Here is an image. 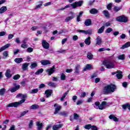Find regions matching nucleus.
<instances>
[{"instance_id":"1","label":"nucleus","mask_w":130,"mask_h":130,"mask_svg":"<svg viewBox=\"0 0 130 130\" xmlns=\"http://www.w3.org/2000/svg\"><path fill=\"white\" fill-rule=\"evenodd\" d=\"M116 89V86L113 84L110 85H108L105 86L102 90V93L104 95H108L109 94H111L115 91Z\"/></svg>"},{"instance_id":"2","label":"nucleus","mask_w":130,"mask_h":130,"mask_svg":"<svg viewBox=\"0 0 130 130\" xmlns=\"http://www.w3.org/2000/svg\"><path fill=\"white\" fill-rule=\"evenodd\" d=\"M22 100L20 101V102H14L9 104L7 107H17V106H19L20 104H22V103H24L25 102V99L27 98V94H22L21 96Z\"/></svg>"},{"instance_id":"3","label":"nucleus","mask_w":130,"mask_h":130,"mask_svg":"<svg viewBox=\"0 0 130 130\" xmlns=\"http://www.w3.org/2000/svg\"><path fill=\"white\" fill-rule=\"evenodd\" d=\"M104 64L106 66L107 69H114L115 68V64L113 61L110 60H106L104 61Z\"/></svg>"},{"instance_id":"4","label":"nucleus","mask_w":130,"mask_h":130,"mask_svg":"<svg viewBox=\"0 0 130 130\" xmlns=\"http://www.w3.org/2000/svg\"><path fill=\"white\" fill-rule=\"evenodd\" d=\"M116 20L118 21V22H123L124 23L127 22V18L124 17L123 15L117 17Z\"/></svg>"},{"instance_id":"5","label":"nucleus","mask_w":130,"mask_h":130,"mask_svg":"<svg viewBox=\"0 0 130 130\" xmlns=\"http://www.w3.org/2000/svg\"><path fill=\"white\" fill-rule=\"evenodd\" d=\"M46 73H48L49 76H51L54 72H55V66H53L52 68L47 69L46 70Z\"/></svg>"},{"instance_id":"6","label":"nucleus","mask_w":130,"mask_h":130,"mask_svg":"<svg viewBox=\"0 0 130 130\" xmlns=\"http://www.w3.org/2000/svg\"><path fill=\"white\" fill-rule=\"evenodd\" d=\"M83 4V1L76 2L74 3L71 4V7H72L73 9H76L77 7H81Z\"/></svg>"},{"instance_id":"7","label":"nucleus","mask_w":130,"mask_h":130,"mask_svg":"<svg viewBox=\"0 0 130 130\" xmlns=\"http://www.w3.org/2000/svg\"><path fill=\"white\" fill-rule=\"evenodd\" d=\"M13 85L14 86V87H12L10 89V92H11V93H14V92H16V91L20 89V85H17V84L14 83H13Z\"/></svg>"},{"instance_id":"8","label":"nucleus","mask_w":130,"mask_h":130,"mask_svg":"<svg viewBox=\"0 0 130 130\" xmlns=\"http://www.w3.org/2000/svg\"><path fill=\"white\" fill-rule=\"evenodd\" d=\"M54 107H55V112H54V114H57L60 110L61 109V107L58 105V104H55L54 105Z\"/></svg>"},{"instance_id":"9","label":"nucleus","mask_w":130,"mask_h":130,"mask_svg":"<svg viewBox=\"0 0 130 130\" xmlns=\"http://www.w3.org/2000/svg\"><path fill=\"white\" fill-rule=\"evenodd\" d=\"M42 46L45 49L49 48V44L45 40H43L42 42Z\"/></svg>"},{"instance_id":"10","label":"nucleus","mask_w":130,"mask_h":130,"mask_svg":"<svg viewBox=\"0 0 130 130\" xmlns=\"http://www.w3.org/2000/svg\"><path fill=\"white\" fill-rule=\"evenodd\" d=\"M42 66H47L48 64H51V62L49 60H42L40 61Z\"/></svg>"},{"instance_id":"11","label":"nucleus","mask_w":130,"mask_h":130,"mask_svg":"<svg viewBox=\"0 0 130 130\" xmlns=\"http://www.w3.org/2000/svg\"><path fill=\"white\" fill-rule=\"evenodd\" d=\"M77 32H79V33H83V34H91L92 33V30H81L79 29L77 30Z\"/></svg>"},{"instance_id":"12","label":"nucleus","mask_w":130,"mask_h":130,"mask_svg":"<svg viewBox=\"0 0 130 130\" xmlns=\"http://www.w3.org/2000/svg\"><path fill=\"white\" fill-rule=\"evenodd\" d=\"M45 93L47 98H49L52 94V89H47L45 91Z\"/></svg>"},{"instance_id":"13","label":"nucleus","mask_w":130,"mask_h":130,"mask_svg":"<svg viewBox=\"0 0 130 130\" xmlns=\"http://www.w3.org/2000/svg\"><path fill=\"white\" fill-rule=\"evenodd\" d=\"M107 105V103L105 101L102 102V104L99 106V109L101 110H103L104 107Z\"/></svg>"},{"instance_id":"14","label":"nucleus","mask_w":130,"mask_h":130,"mask_svg":"<svg viewBox=\"0 0 130 130\" xmlns=\"http://www.w3.org/2000/svg\"><path fill=\"white\" fill-rule=\"evenodd\" d=\"M11 46V44H7L5 46H3L2 47L0 48V52L2 51H4V50H6L7 48H9Z\"/></svg>"},{"instance_id":"15","label":"nucleus","mask_w":130,"mask_h":130,"mask_svg":"<svg viewBox=\"0 0 130 130\" xmlns=\"http://www.w3.org/2000/svg\"><path fill=\"white\" fill-rule=\"evenodd\" d=\"M36 125L38 126V130H41L43 128V123L40 122V121H37Z\"/></svg>"},{"instance_id":"16","label":"nucleus","mask_w":130,"mask_h":130,"mask_svg":"<svg viewBox=\"0 0 130 130\" xmlns=\"http://www.w3.org/2000/svg\"><path fill=\"white\" fill-rule=\"evenodd\" d=\"M29 64V63H27V62L23 63L22 66V69L23 71H27V70H28Z\"/></svg>"},{"instance_id":"17","label":"nucleus","mask_w":130,"mask_h":130,"mask_svg":"<svg viewBox=\"0 0 130 130\" xmlns=\"http://www.w3.org/2000/svg\"><path fill=\"white\" fill-rule=\"evenodd\" d=\"M96 44L97 45H101L102 44V39L100 36L97 37L96 39Z\"/></svg>"},{"instance_id":"18","label":"nucleus","mask_w":130,"mask_h":130,"mask_svg":"<svg viewBox=\"0 0 130 130\" xmlns=\"http://www.w3.org/2000/svg\"><path fill=\"white\" fill-rule=\"evenodd\" d=\"M5 76L8 79L12 77V74H11V70H10V69L7 70L6 73H5Z\"/></svg>"},{"instance_id":"19","label":"nucleus","mask_w":130,"mask_h":130,"mask_svg":"<svg viewBox=\"0 0 130 130\" xmlns=\"http://www.w3.org/2000/svg\"><path fill=\"white\" fill-rule=\"evenodd\" d=\"M84 43L86 45H90V44H91V37H90V36L85 39L84 41Z\"/></svg>"},{"instance_id":"20","label":"nucleus","mask_w":130,"mask_h":130,"mask_svg":"<svg viewBox=\"0 0 130 130\" xmlns=\"http://www.w3.org/2000/svg\"><path fill=\"white\" fill-rule=\"evenodd\" d=\"M109 118H110V119H113V120L115 122H117L118 120H119V119L113 115H110L109 117Z\"/></svg>"},{"instance_id":"21","label":"nucleus","mask_w":130,"mask_h":130,"mask_svg":"<svg viewBox=\"0 0 130 130\" xmlns=\"http://www.w3.org/2000/svg\"><path fill=\"white\" fill-rule=\"evenodd\" d=\"M117 74H116V77L117 78V79H122V72L120 71H117Z\"/></svg>"},{"instance_id":"22","label":"nucleus","mask_w":130,"mask_h":130,"mask_svg":"<svg viewBox=\"0 0 130 130\" xmlns=\"http://www.w3.org/2000/svg\"><path fill=\"white\" fill-rule=\"evenodd\" d=\"M92 24V21L90 19H86L84 22L85 26H90Z\"/></svg>"},{"instance_id":"23","label":"nucleus","mask_w":130,"mask_h":130,"mask_svg":"<svg viewBox=\"0 0 130 130\" xmlns=\"http://www.w3.org/2000/svg\"><path fill=\"white\" fill-rule=\"evenodd\" d=\"M90 70H92V65L90 64H87V65H86L85 67L83 69V71L84 72H86V71H88Z\"/></svg>"},{"instance_id":"24","label":"nucleus","mask_w":130,"mask_h":130,"mask_svg":"<svg viewBox=\"0 0 130 130\" xmlns=\"http://www.w3.org/2000/svg\"><path fill=\"white\" fill-rule=\"evenodd\" d=\"M129 46L130 42H127L121 47V49H124L125 48H127V47H129Z\"/></svg>"},{"instance_id":"25","label":"nucleus","mask_w":130,"mask_h":130,"mask_svg":"<svg viewBox=\"0 0 130 130\" xmlns=\"http://www.w3.org/2000/svg\"><path fill=\"white\" fill-rule=\"evenodd\" d=\"M7 7L6 6H3L0 9V14H4V13L7 12Z\"/></svg>"},{"instance_id":"26","label":"nucleus","mask_w":130,"mask_h":130,"mask_svg":"<svg viewBox=\"0 0 130 130\" xmlns=\"http://www.w3.org/2000/svg\"><path fill=\"white\" fill-rule=\"evenodd\" d=\"M3 58L4 59H5V58H7V57H9V51H5L3 53Z\"/></svg>"},{"instance_id":"27","label":"nucleus","mask_w":130,"mask_h":130,"mask_svg":"<svg viewBox=\"0 0 130 130\" xmlns=\"http://www.w3.org/2000/svg\"><path fill=\"white\" fill-rule=\"evenodd\" d=\"M14 61L16 62V63H21V62H23V58H16L14 59Z\"/></svg>"},{"instance_id":"28","label":"nucleus","mask_w":130,"mask_h":130,"mask_svg":"<svg viewBox=\"0 0 130 130\" xmlns=\"http://www.w3.org/2000/svg\"><path fill=\"white\" fill-rule=\"evenodd\" d=\"M89 12L92 15H95V14H97L98 13V10L95 8H93L90 10Z\"/></svg>"},{"instance_id":"29","label":"nucleus","mask_w":130,"mask_h":130,"mask_svg":"<svg viewBox=\"0 0 130 130\" xmlns=\"http://www.w3.org/2000/svg\"><path fill=\"white\" fill-rule=\"evenodd\" d=\"M62 126V124H58L53 125L52 128L53 130H57L58 128H60Z\"/></svg>"},{"instance_id":"30","label":"nucleus","mask_w":130,"mask_h":130,"mask_svg":"<svg viewBox=\"0 0 130 130\" xmlns=\"http://www.w3.org/2000/svg\"><path fill=\"white\" fill-rule=\"evenodd\" d=\"M103 14L106 18H109V12L107 10H104L103 11Z\"/></svg>"},{"instance_id":"31","label":"nucleus","mask_w":130,"mask_h":130,"mask_svg":"<svg viewBox=\"0 0 130 130\" xmlns=\"http://www.w3.org/2000/svg\"><path fill=\"white\" fill-rule=\"evenodd\" d=\"M37 66L38 64L37 62H31L30 68L31 69V70H33V69H35V68H37Z\"/></svg>"},{"instance_id":"32","label":"nucleus","mask_w":130,"mask_h":130,"mask_svg":"<svg viewBox=\"0 0 130 130\" xmlns=\"http://www.w3.org/2000/svg\"><path fill=\"white\" fill-rule=\"evenodd\" d=\"M6 93V89L5 88L0 89V95L4 96Z\"/></svg>"},{"instance_id":"33","label":"nucleus","mask_w":130,"mask_h":130,"mask_svg":"<svg viewBox=\"0 0 130 130\" xmlns=\"http://www.w3.org/2000/svg\"><path fill=\"white\" fill-rule=\"evenodd\" d=\"M44 70L43 69H39L36 73L35 75H40V74H42Z\"/></svg>"},{"instance_id":"34","label":"nucleus","mask_w":130,"mask_h":130,"mask_svg":"<svg viewBox=\"0 0 130 130\" xmlns=\"http://www.w3.org/2000/svg\"><path fill=\"white\" fill-rule=\"evenodd\" d=\"M87 57L88 58V59L92 60L93 59V54H92V53L90 52H88L87 54Z\"/></svg>"},{"instance_id":"35","label":"nucleus","mask_w":130,"mask_h":130,"mask_svg":"<svg viewBox=\"0 0 130 130\" xmlns=\"http://www.w3.org/2000/svg\"><path fill=\"white\" fill-rule=\"evenodd\" d=\"M104 29H105V26H103L99 29L98 33H99V34H101V33H103Z\"/></svg>"},{"instance_id":"36","label":"nucleus","mask_w":130,"mask_h":130,"mask_svg":"<svg viewBox=\"0 0 130 130\" xmlns=\"http://www.w3.org/2000/svg\"><path fill=\"white\" fill-rule=\"evenodd\" d=\"M38 108H39V105H38L37 104L32 105L30 107V109H33V110H34V109H38Z\"/></svg>"},{"instance_id":"37","label":"nucleus","mask_w":130,"mask_h":130,"mask_svg":"<svg viewBox=\"0 0 130 130\" xmlns=\"http://www.w3.org/2000/svg\"><path fill=\"white\" fill-rule=\"evenodd\" d=\"M118 58L119 59H120L121 60H124L125 58V54L120 55L118 56Z\"/></svg>"},{"instance_id":"38","label":"nucleus","mask_w":130,"mask_h":130,"mask_svg":"<svg viewBox=\"0 0 130 130\" xmlns=\"http://www.w3.org/2000/svg\"><path fill=\"white\" fill-rule=\"evenodd\" d=\"M74 18H75V16H69L65 19V22H70V21L74 19Z\"/></svg>"},{"instance_id":"39","label":"nucleus","mask_w":130,"mask_h":130,"mask_svg":"<svg viewBox=\"0 0 130 130\" xmlns=\"http://www.w3.org/2000/svg\"><path fill=\"white\" fill-rule=\"evenodd\" d=\"M122 108L123 109H126V108H127V109H128L129 110H130V105L128 104H126L125 105H123L122 106Z\"/></svg>"},{"instance_id":"40","label":"nucleus","mask_w":130,"mask_h":130,"mask_svg":"<svg viewBox=\"0 0 130 130\" xmlns=\"http://www.w3.org/2000/svg\"><path fill=\"white\" fill-rule=\"evenodd\" d=\"M48 86H50V87H56V84L51 82H49L48 83Z\"/></svg>"},{"instance_id":"41","label":"nucleus","mask_w":130,"mask_h":130,"mask_svg":"<svg viewBox=\"0 0 130 130\" xmlns=\"http://www.w3.org/2000/svg\"><path fill=\"white\" fill-rule=\"evenodd\" d=\"M38 92V89L35 88L34 89H32L30 92V94H36V93Z\"/></svg>"},{"instance_id":"42","label":"nucleus","mask_w":130,"mask_h":130,"mask_svg":"<svg viewBox=\"0 0 130 130\" xmlns=\"http://www.w3.org/2000/svg\"><path fill=\"white\" fill-rule=\"evenodd\" d=\"M120 10H121V7H118L117 6H115L114 7V12H118L119 11H120Z\"/></svg>"},{"instance_id":"43","label":"nucleus","mask_w":130,"mask_h":130,"mask_svg":"<svg viewBox=\"0 0 130 130\" xmlns=\"http://www.w3.org/2000/svg\"><path fill=\"white\" fill-rule=\"evenodd\" d=\"M59 115H62V116H67L68 115V113L66 111L60 112Z\"/></svg>"},{"instance_id":"44","label":"nucleus","mask_w":130,"mask_h":130,"mask_svg":"<svg viewBox=\"0 0 130 130\" xmlns=\"http://www.w3.org/2000/svg\"><path fill=\"white\" fill-rule=\"evenodd\" d=\"M80 69V65H77L75 68V73L76 74H79V69Z\"/></svg>"},{"instance_id":"45","label":"nucleus","mask_w":130,"mask_h":130,"mask_svg":"<svg viewBox=\"0 0 130 130\" xmlns=\"http://www.w3.org/2000/svg\"><path fill=\"white\" fill-rule=\"evenodd\" d=\"M28 112H29V110H26V111H24L22 112L20 115V117L24 116V115H25L26 114V113H28Z\"/></svg>"},{"instance_id":"46","label":"nucleus","mask_w":130,"mask_h":130,"mask_svg":"<svg viewBox=\"0 0 130 130\" xmlns=\"http://www.w3.org/2000/svg\"><path fill=\"white\" fill-rule=\"evenodd\" d=\"M113 29L112 28L109 27L106 30V33H110V32H112Z\"/></svg>"},{"instance_id":"47","label":"nucleus","mask_w":130,"mask_h":130,"mask_svg":"<svg viewBox=\"0 0 130 130\" xmlns=\"http://www.w3.org/2000/svg\"><path fill=\"white\" fill-rule=\"evenodd\" d=\"M20 75L19 74H17V75H14V77H13V79L14 80H19V79H20Z\"/></svg>"},{"instance_id":"48","label":"nucleus","mask_w":130,"mask_h":130,"mask_svg":"<svg viewBox=\"0 0 130 130\" xmlns=\"http://www.w3.org/2000/svg\"><path fill=\"white\" fill-rule=\"evenodd\" d=\"M32 126H33V120H30L29 121L28 127H29V128H32Z\"/></svg>"},{"instance_id":"49","label":"nucleus","mask_w":130,"mask_h":130,"mask_svg":"<svg viewBox=\"0 0 130 130\" xmlns=\"http://www.w3.org/2000/svg\"><path fill=\"white\" fill-rule=\"evenodd\" d=\"M21 47L22 48H27L28 47V44H25V43H23L22 44H21Z\"/></svg>"},{"instance_id":"50","label":"nucleus","mask_w":130,"mask_h":130,"mask_svg":"<svg viewBox=\"0 0 130 130\" xmlns=\"http://www.w3.org/2000/svg\"><path fill=\"white\" fill-rule=\"evenodd\" d=\"M112 8V4L110 3L107 6V8L109 10H111V8Z\"/></svg>"},{"instance_id":"51","label":"nucleus","mask_w":130,"mask_h":130,"mask_svg":"<svg viewBox=\"0 0 130 130\" xmlns=\"http://www.w3.org/2000/svg\"><path fill=\"white\" fill-rule=\"evenodd\" d=\"M91 126L92 125L91 124H87V125H86L84 127L86 129H90Z\"/></svg>"},{"instance_id":"52","label":"nucleus","mask_w":130,"mask_h":130,"mask_svg":"<svg viewBox=\"0 0 130 130\" xmlns=\"http://www.w3.org/2000/svg\"><path fill=\"white\" fill-rule=\"evenodd\" d=\"M111 25V23L110 22H107L104 23V25L105 27H109Z\"/></svg>"},{"instance_id":"53","label":"nucleus","mask_w":130,"mask_h":130,"mask_svg":"<svg viewBox=\"0 0 130 130\" xmlns=\"http://www.w3.org/2000/svg\"><path fill=\"white\" fill-rule=\"evenodd\" d=\"M41 3V4H39V5H37L36 6V7H35V10H37V9H40V8H41V6H42V2H40Z\"/></svg>"},{"instance_id":"54","label":"nucleus","mask_w":130,"mask_h":130,"mask_svg":"<svg viewBox=\"0 0 130 130\" xmlns=\"http://www.w3.org/2000/svg\"><path fill=\"white\" fill-rule=\"evenodd\" d=\"M33 48H31V47H29L27 49V51L29 53H31V52H33Z\"/></svg>"},{"instance_id":"55","label":"nucleus","mask_w":130,"mask_h":130,"mask_svg":"<svg viewBox=\"0 0 130 130\" xmlns=\"http://www.w3.org/2000/svg\"><path fill=\"white\" fill-rule=\"evenodd\" d=\"M61 80L63 81L66 80V75H64L63 73H62L61 75Z\"/></svg>"},{"instance_id":"56","label":"nucleus","mask_w":130,"mask_h":130,"mask_svg":"<svg viewBox=\"0 0 130 130\" xmlns=\"http://www.w3.org/2000/svg\"><path fill=\"white\" fill-rule=\"evenodd\" d=\"M74 119H78V118H79V115H78V114L77 113H74Z\"/></svg>"},{"instance_id":"57","label":"nucleus","mask_w":130,"mask_h":130,"mask_svg":"<svg viewBox=\"0 0 130 130\" xmlns=\"http://www.w3.org/2000/svg\"><path fill=\"white\" fill-rule=\"evenodd\" d=\"M81 98H84L86 97V92H83L81 93V94L80 95Z\"/></svg>"},{"instance_id":"58","label":"nucleus","mask_w":130,"mask_h":130,"mask_svg":"<svg viewBox=\"0 0 130 130\" xmlns=\"http://www.w3.org/2000/svg\"><path fill=\"white\" fill-rule=\"evenodd\" d=\"M7 34V32L6 31H1L0 32V37H2V36H5Z\"/></svg>"},{"instance_id":"59","label":"nucleus","mask_w":130,"mask_h":130,"mask_svg":"<svg viewBox=\"0 0 130 130\" xmlns=\"http://www.w3.org/2000/svg\"><path fill=\"white\" fill-rule=\"evenodd\" d=\"M95 3V0L92 1H89L88 3V6H93V4Z\"/></svg>"},{"instance_id":"60","label":"nucleus","mask_w":130,"mask_h":130,"mask_svg":"<svg viewBox=\"0 0 130 130\" xmlns=\"http://www.w3.org/2000/svg\"><path fill=\"white\" fill-rule=\"evenodd\" d=\"M91 129L92 130H98V128H97V126L95 125H91Z\"/></svg>"},{"instance_id":"61","label":"nucleus","mask_w":130,"mask_h":130,"mask_svg":"<svg viewBox=\"0 0 130 130\" xmlns=\"http://www.w3.org/2000/svg\"><path fill=\"white\" fill-rule=\"evenodd\" d=\"M28 39L27 38H24L22 41V43L26 44L27 41H28Z\"/></svg>"},{"instance_id":"62","label":"nucleus","mask_w":130,"mask_h":130,"mask_svg":"<svg viewBox=\"0 0 130 130\" xmlns=\"http://www.w3.org/2000/svg\"><path fill=\"white\" fill-rule=\"evenodd\" d=\"M83 103V101L82 100H79L77 102L76 104L77 105H80Z\"/></svg>"},{"instance_id":"63","label":"nucleus","mask_w":130,"mask_h":130,"mask_svg":"<svg viewBox=\"0 0 130 130\" xmlns=\"http://www.w3.org/2000/svg\"><path fill=\"white\" fill-rule=\"evenodd\" d=\"M78 38L77 37V36H74L73 37V40H74V41H76V40H78Z\"/></svg>"},{"instance_id":"64","label":"nucleus","mask_w":130,"mask_h":130,"mask_svg":"<svg viewBox=\"0 0 130 130\" xmlns=\"http://www.w3.org/2000/svg\"><path fill=\"white\" fill-rule=\"evenodd\" d=\"M9 130H15V125H12L11 127Z\"/></svg>"}]
</instances>
